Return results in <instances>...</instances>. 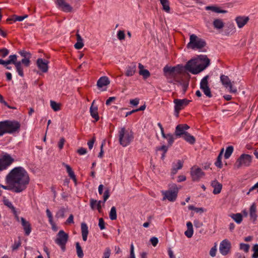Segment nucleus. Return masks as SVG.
<instances>
[{
	"label": "nucleus",
	"instance_id": "nucleus-1",
	"mask_svg": "<svg viewBox=\"0 0 258 258\" xmlns=\"http://www.w3.org/2000/svg\"><path fill=\"white\" fill-rule=\"evenodd\" d=\"M7 184L12 185L16 192L24 190L30 182L28 172L22 166L15 167L7 175L5 178Z\"/></svg>",
	"mask_w": 258,
	"mask_h": 258
},
{
	"label": "nucleus",
	"instance_id": "nucleus-2",
	"mask_svg": "<svg viewBox=\"0 0 258 258\" xmlns=\"http://www.w3.org/2000/svg\"><path fill=\"white\" fill-rule=\"evenodd\" d=\"M210 61L206 55H201L188 61L184 68L192 74H198L209 66Z\"/></svg>",
	"mask_w": 258,
	"mask_h": 258
},
{
	"label": "nucleus",
	"instance_id": "nucleus-3",
	"mask_svg": "<svg viewBox=\"0 0 258 258\" xmlns=\"http://www.w3.org/2000/svg\"><path fill=\"white\" fill-rule=\"evenodd\" d=\"M163 72L165 76L167 79H169V82L175 84L176 82H179V76L183 72V67L181 65L172 67L166 66L163 68Z\"/></svg>",
	"mask_w": 258,
	"mask_h": 258
},
{
	"label": "nucleus",
	"instance_id": "nucleus-4",
	"mask_svg": "<svg viewBox=\"0 0 258 258\" xmlns=\"http://www.w3.org/2000/svg\"><path fill=\"white\" fill-rule=\"evenodd\" d=\"M20 123L15 120H6L0 121V137L6 134H12L19 131Z\"/></svg>",
	"mask_w": 258,
	"mask_h": 258
},
{
	"label": "nucleus",
	"instance_id": "nucleus-5",
	"mask_svg": "<svg viewBox=\"0 0 258 258\" xmlns=\"http://www.w3.org/2000/svg\"><path fill=\"white\" fill-rule=\"evenodd\" d=\"M134 134L131 130L124 127H121L118 131V139L120 144L123 147L128 146L133 140Z\"/></svg>",
	"mask_w": 258,
	"mask_h": 258
},
{
	"label": "nucleus",
	"instance_id": "nucleus-6",
	"mask_svg": "<svg viewBox=\"0 0 258 258\" xmlns=\"http://www.w3.org/2000/svg\"><path fill=\"white\" fill-rule=\"evenodd\" d=\"M205 41L198 37L195 34H191L189 37V42L187 44V47L192 49H201L205 46Z\"/></svg>",
	"mask_w": 258,
	"mask_h": 258
},
{
	"label": "nucleus",
	"instance_id": "nucleus-7",
	"mask_svg": "<svg viewBox=\"0 0 258 258\" xmlns=\"http://www.w3.org/2000/svg\"><path fill=\"white\" fill-rule=\"evenodd\" d=\"M69 239V235L63 230H60L56 236L54 241L56 244L60 246L61 250L64 251L66 245Z\"/></svg>",
	"mask_w": 258,
	"mask_h": 258
},
{
	"label": "nucleus",
	"instance_id": "nucleus-8",
	"mask_svg": "<svg viewBox=\"0 0 258 258\" xmlns=\"http://www.w3.org/2000/svg\"><path fill=\"white\" fill-rule=\"evenodd\" d=\"M252 157L245 154H242L237 160L234 167L236 169H239L241 167H246L250 165L251 163Z\"/></svg>",
	"mask_w": 258,
	"mask_h": 258
},
{
	"label": "nucleus",
	"instance_id": "nucleus-9",
	"mask_svg": "<svg viewBox=\"0 0 258 258\" xmlns=\"http://www.w3.org/2000/svg\"><path fill=\"white\" fill-rule=\"evenodd\" d=\"M7 60V64H14L15 66L16 71L19 75L21 77H24L23 68L21 61H17V55L16 54L10 55L9 56V59Z\"/></svg>",
	"mask_w": 258,
	"mask_h": 258
},
{
	"label": "nucleus",
	"instance_id": "nucleus-10",
	"mask_svg": "<svg viewBox=\"0 0 258 258\" xmlns=\"http://www.w3.org/2000/svg\"><path fill=\"white\" fill-rule=\"evenodd\" d=\"M220 78L222 84L225 88L228 89L229 92L232 93H237V88L233 86V82H232L227 76L221 75Z\"/></svg>",
	"mask_w": 258,
	"mask_h": 258
},
{
	"label": "nucleus",
	"instance_id": "nucleus-11",
	"mask_svg": "<svg viewBox=\"0 0 258 258\" xmlns=\"http://www.w3.org/2000/svg\"><path fill=\"white\" fill-rule=\"evenodd\" d=\"M190 100L186 99H175L174 100L173 102L175 104L174 106V115L176 116H178L179 111L183 109L186 106H187Z\"/></svg>",
	"mask_w": 258,
	"mask_h": 258
},
{
	"label": "nucleus",
	"instance_id": "nucleus-12",
	"mask_svg": "<svg viewBox=\"0 0 258 258\" xmlns=\"http://www.w3.org/2000/svg\"><path fill=\"white\" fill-rule=\"evenodd\" d=\"M231 243L227 239L223 240L220 243L219 251L222 255H226L230 253Z\"/></svg>",
	"mask_w": 258,
	"mask_h": 258
},
{
	"label": "nucleus",
	"instance_id": "nucleus-13",
	"mask_svg": "<svg viewBox=\"0 0 258 258\" xmlns=\"http://www.w3.org/2000/svg\"><path fill=\"white\" fill-rule=\"evenodd\" d=\"M190 175L193 181H199L205 175V173L200 168L193 166L190 169Z\"/></svg>",
	"mask_w": 258,
	"mask_h": 258
},
{
	"label": "nucleus",
	"instance_id": "nucleus-14",
	"mask_svg": "<svg viewBox=\"0 0 258 258\" xmlns=\"http://www.w3.org/2000/svg\"><path fill=\"white\" fill-rule=\"evenodd\" d=\"M177 190H162L161 193L163 196L162 201L168 200L170 202H174L177 197Z\"/></svg>",
	"mask_w": 258,
	"mask_h": 258
},
{
	"label": "nucleus",
	"instance_id": "nucleus-15",
	"mask_svg": "<svg viewBox=\"0 0 258 258\" xmlns=\"http://www.w3.org/2000/svg\"><path fill=\"white\" fill-rule=\"evenodd\" d=\"M189 128V126L186 124H180L176 126L175 131V135L176 137H180L181 136H184L188 132L186 131Z\"/></svg>",
	"mask_w": 258,
	"mask_h": 258
},
{
	"label": "nucleus",
	"instance_id": "nucleus-16",
	"mask_svg": "<svg viewBox=\"0 0 258 258\" xmlns=\"http://www.w3.org/2000/svg\"><path fill=\"white\" fill-rule=\"evenodd\" d=\"M19 54L24 58L20 60L22 66L28 67L30 66L31 55L30 52L25 50H21L19 52Z\"/></svg>",
	"mask_w": 258,
	"mask_h": 258
},
{
	"label": "nucleus",
	"instance_id": "nucleus-17",
	"mask_svg": "<svg viewBox=\"0 0 258 258\" xmlns=\"http://www.w3.org/2000/svg\"><path fill=\"white\" fill-rule=\"evenodd\" d=\"M56 4L58 8L64 12H71L73 8L65 0H56Z\"/></svg>",
	"mask_w": 258,
	"mask_h": 258
},
{
	"label": "nucleus",
	"instance_id": "nucleus-18",
	"mask_svg": "<svg viewBox=\"0 0 258 258\" xmlns=\"http://www.w3.org/2000/svg\"><path fill=\"white\" fill-rule=\"evenodd\" d=\"M14 159L8 154H5L0 158V161L6 169L14 162Z\"/></svg>",
	"mask_w": 258,
	"mask_h": 258
},
{
	"label": "nucleus",
	"instance_id": "nucleus-19",
	"mask_svg": "<svg viewBox=\"0 0 258 258\" xmlns=\"http://www.w3.org/2000/svg\"><path fill=\"white\" fill-rule=\"evenodd\" d=\"M36 63L38 68L43 73L47 72L48 69V61L47 60L43 59L42 58H38L37 60Z\"/></svg>",
	"mask_w": 258,
	"mask_h": 258
},
{
	"label": "nucleus",
	"instance_id": "nucleus-20",
	"mask_svg": "<svg viewBox=\"0 0 258 258\" xmlns=\"http://www.w3.org/2000/svg\"><path fill=\"white\" fill-rule=\"evenodd\" d=\"M249 17L247 16H238L235 19V21L239 28H242L249 21Z\"/></svg>",
	"mask_w": 258,
	"mask_h": 258
},
{
	"label": "nucleus",
	"instance_id": "nucleus-21",
	"mask_svg": "<svg viewBox=\"0 0 258 258\" xmlns=\"http://www.w3.org/2000/svg\"><path fill=\"white\" fill-rule=\"evenodd\" d=\"M102 203L101 201H97L93 199H91L90 200V205L91 208L94 210L95 209H97L99 213L101 211V204Z\"/></svg>",
	"mask_w": 258,
	"mask_h": 258
},
{
	"label": "nucleus",
	"instance_id": "nucleus-22",
	"mask_svg": "<svg viewBox=\"0 0 258 258\" xmlns=\"http://www.w3.org/2000/svg\"><path fill=\"white\" fill-rule=\"evenodd\" d=\"M21 221L25 231V234L28 236L31 232V225L28 221H26L23 217L21 218Z\"/></svg>",
	"mask_w": 258,
	"mask_h": 258
},
{
	"label": "nucleus",
	"instance_id": "nucleus-23",
	"mask_svg": "<svg viewBox=\"0 0 258 258\" xmlns=\"http://www.w3.org/2000/svg\"><path fill=\"white\" fill-rule=\"evenodd\" d=\"M249 216L251 220L254 222L257 219L256 205L253 203L249 208Z\"/></svg>",
	"mask_w": 258,
	"mask_h": 258
},
{
	"label": "nucleus",
	"instance_id": "nucleus-24",
	"mask_svg": "<svg viewBox=\"0 0 258 258\" xmlns=\"http://www.w3.org/2000/svg\"><path fill=\"white\" fill-rule=\"evenodd\" d=\"M211 186L214 188L213 194L215 195L218 194L220 193L222 185L220 182H219L217 180H215L211 182Z\"/></svg>",
	"mask_w": 258,
	"mask_h": 258
},
{
	"label": "nucleus",
	"instance_id": "nucleus-25",
	"mask_svg": "<svg viewBox=\"0 0 258 258\" xmlns=\"http://www.w3.org/2000/svg\"><path fill=\"white\" fill-rule=\"evenodd\" d=\"M95 101L94 100L90 108V112L91 116L97 121L99 120V115L98 113V107L94 106Z\"/></svg>",
	"mask_w": 258,
	"mask_h": 258
},
{
	"label": "nucleus",
	"instance_id": "nucleus-26",
	"mask_svg": "<svg viewBox=\"0 0 258 258\" xmlns=\"http://www.w3.org/2000/svg\"><path fill=\"white\" fill-rule=\"evenodd\" d=\"M109 83L110 81L108 78L106 76H103L100 78L98 80L97 85L98 88H100L109 85Z\"/></svg>",
	"mask_w": 258,
	"mask_h": 258
},
{
	"label": "nucleus",
	"instance_id": "nucleus-27",
	"mask_svg": "<svg viewBox=\"0 0 258 258\" xmlns=\"http://www.w3.org/2000/svg\"><path fill=\"white\" fill-rule=\"evenodd\" d=\"M136 71V64L132 63L126 68L125 75L127 77L133 76Z\"/></svg>",
	"mask_w": 258,
	"mask_h": 258
},
{
	"label": "nucleus",
	"instance_id": "nucleus-28",
	"mask_svg": "<svg viewBox=\"0 0 258 258\" xmlns=\"http://www.w3.org/2000/svg\"><path fill=\"white\" fill-rule=\"evenodd\" d=\"M144 67L143 64L141 63L139 64V69L140 70L139 73L146 79L150 76V73L148 70L144 69Z\"/></svg>",
	"mask_w": 258,
	"mask_h": 258
},
{
	"label": "nucleus",
	"instance_id": "nucleus-29",
	"mask_svg": "<svg viewBox=\"0 0 258 258\" xmlns=\"http://www.w3.org/2000/svg\"><path fill=\"white\" fill-rule=\"evenodd\" d=\"M88 232L89 231L87 225L85 223H82L81 224V233L83 240L84 241H86L87 239Z\"/></svg>",
	"mask_w": 258,
	"mask_h": 258
},
{
	"label": "nucleus",
	"instance_id": "nucleus-30",
	"mask_svg": "<svg viewBox=\"0 0 258 258\" xmlns=\"http://www.w3.org/2000/svg\"><path fill=\"white\" fill-rule=\"evenodd\" d=\"M186 226L187 229L184 232V234L187 237L190 238L194 234L193 226L191 222L190 221L187 222L186 223Z\"/></svg>",
	"mask_w": 258,
	"mask_h": 258
},
{
	"label": "nucleus",
	"instance_id": "nucleus-31",
	"mask_svg": "<svg viewBox=\"0 0 258 258\" xmlns=\"http://www.w3.org/2000/svg\"><path fill=\"white\" fill-rule=\"evenodd\" d=\"M77 42L75 44L74 46L75 48L77 49H80L84 46V43L83 42V39L81 35L79 33H77Z\"/></svg>",
	"mask_w": 258,
	"mask_h": 258
},
{
	"label": "nucleus",
	"instance_id": "nucleus-32",
	"mask_svg": "<svg viewBox=\"0 0 258 258\" xmlns=\"http://www.w3.org/2000/svg\"><path fill=\"white\" fill-rule=\"evenodd\" d=\"M162 6V10L167 13L170 12L169 2L168 0H159Z\"/></svg>",
	"mask_w": 258,
	"mask_h": 258
},
{
	"label": "nucleus",
	"instance_id": "nucleus-33",
	"mask_svg": "<svg viewBox=\"0 0 258 258\" xmlns=\"http://www.w3.org/2000/svg\"><path fill=\"white\" fill-rule=\"evenodd\" d=\"M4 204L5 206L11 210L12 212L15 216H17V212L16 208L13 206L12 203L9 200L5 199L4 200Z\"/></svg>",
	"mask_w": 258,
	"mask_h": 258
},
{
	"label": "nucleus",
	"instance_id": "nucleus-34",
	"mask_svg": "<svg viewBox=\"0 0 258 258\" xmlns=\"http://www.w3.org/2000/svg\"><path fill=\"white\" fill-rule=\"evenodd\" d=\"M63 166L66 167L67 171L70 177L74 181H76V175L73 171L72 168L68 164H63Z\"/></svg>",
	"mask_w": 258,
	"mask_h": 258
},
{
	"label": "nucleus",
	"instance_id": "nucleus-35",
	"mask_svg": "<svg viewBox=\"0 0 258 258\" xmlns=\"http://www.w3.org/2000/svg\"><path fill=\"white\" fill-rule=\"evenodd\" d=\"M183 138L185 141L191 145L194 144L196 142L195 138L193 136H191L190 134H189L188 133L183 136Z\"/></svg>",
	"mask_w": 258,
	"mask_h": 258
},
{
	"label": "nucleus",
	"instance_id": "nucleus-36",
	"mask_svg": "<svg viewBox=\"0 0 258 258\" xmlns=\"http://www.w3.org/2000/svg\"><path fill=\"white\" fill-rule=\"evenodd\" d=\"M213 26L215 29H222L224 26V24L221 19H216L213 21Z\"/></svg>",
	"mask_w": 258,
	"mask_h": 258
},
{
	"label": "nucleus",
	"instance_id": "nucleus-37",
	"mask_svg": "<svg viewBox=\"0 0 258 258\" xmlns=\"http://www.w3.org/2000/svg\"><path fill=\"white\" fill-rule=\"evenodd\" d=\"M230 216L237 224H240L242 221V216L240 213L232 214Z\"/></svg>",
	"mask_w": 258,
	"mask_h": 258
},
{
	"label": "nucleus",
	"instance_id": "nucleus-38",
	"mask_svg": "<svg viewBox=\"0 0 258 258\" xmlns=\"http://www.w3.org/2000/svg\"><path fill=\"white\" fill-rule=\"evenodd\" d=\"M205 9L207 11L210 10L217 13H226L227 12L225 10H221L219 7L216 6H207Z\"/></svg>",
	"mask_w": 258,
	"mask_h": 258
},
{
	"label": "nucleus",
	"instance_id": "nucleus-39",
	"mask_svg": "<svg viewBox=\"0 0 258 258\" xmlns=\"http://www.w3.org/2000/svg\"><path fill=\"white\" fill-rule=\"evenodd\" d=\"M162 137L167 140L169 146H171L174 141L175 138L171 134H165L162 135Z\"/></svg>",
	"mask_w": 258,
	"mask_h": 258
},
{
	"label": "nucleus",
	"instance_id": "nucleus-40",
	"mask_svg": "<svg viewBox=\"0 0 258 258\" xmlns=\"http://www.w3.org/2000/svg\"><path fill=\"white\" fill-rule=\"evenodd\" d=\"M209 76H206L200 82V89L207 88L209 87L208 85Z\"/></svg>",
	"mask_w": 258,
	"mask_h": 258
},
{
	"label": "nucleus",
	"instance_id": "nucleus-41",
	"mask_svg": "<svg viewBox=\"0 0 258 258\" xmlns=\"http://www.w3.org/2000/svg\"><path fill=\"white\" fill-rule=\"evenodd\" d=\"M223 151L224 149H222L217 157V161L215 163V165L219 168H221L222 167V163L221 160Z\"/></svg>",
	"mask_w": 258,
	"mask_h": 258
},
{
	"label": "nucleus",
	"instance_id": "nucleus-42",
	"mask_svg": "<svg viewBox=\"0 0 258 258\" xmlns=\"http://www.w3.org/2000/svg\"><path fill=\"white\" fill-rule=\"evenodd\" d=\"M177 165L178 167H176L175 166H172V169L171 170L172 174H175L177 173L178 170L181 169L183 166V163L180 160H178Z\"/></svg>",
	"mask_w": 258,
	"mask_h": 258
},
{
	"label": "nucleus",
	"instance_id": "nucleus-43",
	"mask_svg": "<svg viewBox=\"0 0 258 258\" xmlns=\"http://www.w3.org/2000/svg\"><path fill=\"white\" fill-rule=\"evenodd\" d=\"M28 16L27 15H25L24 16H22L14 15L12 19H8L7 21L13 20L14 22H16V21L21 22V21H23L25 18H27L28 17Z\"/></svg>",
	"mask_w": 258,
	"mask_h": 258
},
{
	"label": "nucleus",
	"instance_id": "nucleus-44",
	"mask_svg": "<svg viewBox=\"0 0 258 258\" xmlns=\"http://www.w3.org/2000/svg\"><path fill=\"white\" fill-rule=\"evenodd\" d=\"M233 150L234 148L232 146L227 147L224 154V158L226 159H228L233 153Z\"/></svg>",
	"mask_w": 258,
	"mask_h": 258
},
{
	"label": "nucleus",
	"instance_id": "nucleus-45",
	"mask_svg": "<svg viewBox=\"0 0 258 258\" xmlns=\"http://www.w3.org/2000/svg\"><path fill=\"white\" fill-rule=\"evenodd\" d=\"M109 218L111 220H116L117 218L116 210L114 206L111 208L109 212Z\"/></svg>",
	"mask_w": 258,
	"mask_h": 258
},
{
	"label": "nucleus",
	"instance_id": "nucleus-46",
	"mask_svg": "<svg viewBox=\"0 0 258 258\" xmlns=\"http://www.w3.org/2000/svg\"><path fill=\"white\" fill-rule=\"evenodd\" d=\"M46 213L47 216L48 218L49 222L50 224V225L52 226V228H53V226H54V223L53 220L52 214L51 212H50V211L48 209H46Z\"/></svg>",
	"mask_w": 258,
	"mask_h": 258
},
{
	"label": "nucleus",
	"instance_id": "nucleus-47",
	"mask_svg": "<svg viewBox=\"0 0 258 258\" xmlns=\"http://www.w3.org/2000/svg\"><path fill=\"white\" fill-rule=\"evenodd\" d=\"M50 106L54 111H57L60 109V104L54 101H50Z\"/></svg>",
	"mask_w": 258,
	"mask_h": 258
},
{
	"label": "nucleus",
	"instance_id": "nucleus-48",
	"mask_svg": "<svg viewBox=\"0 0 258 258\" xmlns=\"http://www.w3.org/2000/svg\"><path fill=\"white\" fill-rule=\"evenodd\" d=\"M76 250L78 257H79L80 258H82L84 255V253L81 248V246H80L79 243L78 242L76 243Z\"/></svg>",
	"mask_w": 258,
	"mask_h": 258
},
{
	"label": "nucleus",
	"instance_id": "nucleus-49",
	"mask_svg": "<svg viewBox=\"0 0 258 258\" xmlns=\"http://www.w3.org/2000/svg\"><path fill=\"white\" fill-rule=\"evenodd\" d=\"M64 213L65 209L62 208L56 212L55 217L57 218H63L64 216Z\"/></svg>",
	"mask_w": 258,
	"mask_h": 258
},
{
	"label": "nucleus",
	"instance_id": "nucleus-50",
	"mask_svg": "<svg viewBox=\"0 0 258 258\" xmlns=\"http://www.w3.org/2000/svg\"><path fill=\"white\" fill-rule=\"evenodd\" d=\"M9 52V50L6 48L0 49V56L3 58L7 56Z\"/></svg>",
	"mask_w": 258,
	"mask_h": 258
},
{
	"label": "nucleus",
	"instance_id": "nucleus-51",
	"mask_svg": "<svg viewBox=\"0 0 258 258\" xmlns=\"http://www.w3.org/2000/svg\"><path fill=\"white\" fill-rule=\"evenodd\" d=\"M201 89L203 91L206 96L208 97L209 98L212 97V95L209 87Z\"/></svg>",
	"mask_w": 258,
	"mask_h": 258
},
{
	"label": "nucleus",
	"instance_id": "nucleus-52",
	"mask_svg": "<svg viewBox=\"0 0 258 258\" xmlns=\"http://www.w3.org/2000/svg\"><path fill=\"white\" fill-rule=\"evenodd\" d=\"M252 250L253 253L252 255V258H258V244H255L253 246Z\"/></svg>",
	"mask_w": 258,
	"mask_h": 258
},
{
	"label": "nucleus",
	"instance_id": "nucleus-53",
	"mask_svg": "<svg viewBox=\"0 0 258 258\" xmlns=\"http://www.w3.org/2000/svg\"><path fill=\"white\" fill-rule=\"evenodd\" d=\"M240 249L243 250L245 252H247L249 249V245L248 244L240 243Z\"/></svg>",
	"mask_w": 258,
	"mask_h": 258
},
{
	"label": "nucleus",
	"instance_id": "nucleus-54",
	"mask_svg": "<svg viewBox=\"0 0 258 258\" xmlns=\"http://www.w3.org/2000/svg\"><path fill=\"white\" fill-rule=\"evenodd\" d=\"M216 252H217V243H215L214 244V246L213 247H212L210 250V255L212 257H214L216 256Z\"/></svg>",
	"mask_w": 258,
	"mask_h": 258
},
{
	"label": "nucleus",
	"instance_id": "nucleus-55",
	"mask_svg": "<svg viewBox=\"0 0 258 258\" xmlns=\"http://www.w3.org/2000/svg\"><path fill=\"white\" fill-rule=\"evenodd\" d=\"M117 37L119 40H124L125 38V34L124 31L122 30H119L117 34Z\"/></svg>",
	"mask_w": 258,
	"mask_h": 258
},
{
	"label": "nucleus",
	"instance_id": "nucleus-56",
	"mask_svg": "<svg viewBox=\"0 0 258 258\" xmlns=\"http://www.w3.org/2000/svg\"><path fill=\"white\" fill-rule=\"evenodd\" d=\"M110 253L111 250L110 248L109 247L106 248L103 253L102 258H109L110 256Z\"/></svg>",
	"mask_w": 258,
	"mask_h": 258
},
{
	"label": "nucleus",
	"instance_id": "nucleus-57",
	"mask_svg": "<svg viewBox=\"0 0 258 258\" xmlns=\"http://www.w3.org/2000/svg\"><path fill=\"white\" fill-rule=\"evenodd\" d=\"M21 245V242L20 240L16 241H15L14 244L12 246L13 250H17Z\"/></svg>",
	"mask_w": 258,
	"mask_h": 258
},
{
	"label": "nucleus",
	"instance_id": "nucleus-58",
	"mask_svg": "<svg viewBox=\"0 0 258 258\" xmlns=\"http://www.w3.org/2000/svg\"><path fill=\"white\" fill-rule=\"evenodd\" d=\"M98 226L101 230H103L105 228V222L103 218H99Z\"/></svg>",
	"mask_w": 258,
	"mask_h": 258
},
{
	"label": "nucleus",
	"instance_id": "nucleus-59",
	"mask_svg": "<svg viewBox=\"0 0 258 258\" xmlns=\"http://www.w3.org/2000/svg\"><path fill=\"white\" fill-rule=\"evenodd\" d=\"M254 190H256V192H258V182L250 188L249 191L247 193V195H249L250 192Z\"/></svg>",
	"mask_w": 258,
	"mask_h": 258
},
{
	"label": "nucleus",
	"instance_id": "nucleus-60",
	"mask_svg": "<svg viewBox=\"0 0 258 258\" xmlns=\"http://www.w3.org/2000/svg\"><path fill=\"white\" fill-rule=\"evenodd\" d=\"M95 141V138L93 137L91 140H90L87 143L89 149L90 150H91L93 148V147L94 143Z\"/></svg>",
	"mask_w": 258,
	"mask_h": 258
},
{
	"label": "nucleus",
	"instance_id": "nucleus-61",
	"mask_svg": "<svg viewBox=\"0 0 258 258\" xmlns=\"http://www.w3.org/2000/svg\"><path fill=\"white\" fill-rule=\"evenodd\" d=\"M150 242H151L153 246H156L158 243V239L157 237H153L150 239Z\"/></svg>",
	"mask_w": 258,
	"mask_h": 258
},
{
	"label": "nucleus",
	"instance_id": "nucleus-62",
	"mask_svg": "<svg viewBox=\"0 0 258 258\" xmlns=\"http://www.w3.org/2000/svg\"><path fill=\"white\" fill-rule=\"evenodd\" d=\"M139 99L137 98L134 99L130 100V103L133 106H137L139 104Z\"/></svg>",
	"mask_w": 258,
	"mask_h": 258
},
{
	"label": "nucleus",
	"instance_id": "nucleus-63",
	"mask_svg": "<svg viewBox=\"0 0 258 258\" xmlns=\"http://www.w3.org/2000/svg\"><path fill=\"white\" fill-rule=\"evenodd\" d=\"M64 143H65V139L64 138H61L58 143V148L59 149H62L63 148V145L64 144Z\"/></svg>",
	"mask_w": 258,
	"mask_h": 258
},
{
	"label": "nucleus",
	"instance_id": "nucleus-64",
	"mask_svg": "<svg viewBox=\"0 0 258 258\" xmlns=\"http://www.w3.org/2000/svg\"><path fill=\"white\" fill-rule=\"evenodd\" d=\"M77 153L80 155H83L87 153V149L84 148H80L77 150Z\"/></svg>",
	"mask_w": 258,
	"mask_h": 258
}]
</instances>
